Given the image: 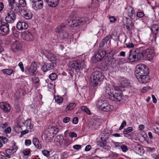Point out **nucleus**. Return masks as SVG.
Listing matches in <instances>:
<instances>
[{
	"label": "nucleus",
	"mask_w": 159,
	"mask_h": 159,
	"mask_svg": "<svg viewBox=\"0 0 159 159\" xmlns=\"http://www.w3.org/2000/svg\"><path fill=\"white\" fill-rule=\"evenodd\" d=\"M128 16L132 19H134L135 16V11L133 9H132L130 11L128 12Z\"/></svg>",
	"instance_id": "35"
},
{
	"label": "nucleus",
	"mask_w": 159,
	"mask_h": 159,
	"mask_svg": "<svg viewBox=\"0 0 159 159\" xmlns=\"http://www.w3.org/2000/svg\"><path fill=\"white\" fill-rule=\"evenodd\" d=\"M143 54V56H145L149 60H150L153 58L155 56V52L154 48L150 47L146 49Z\"/></svg>",
	"instance_id": "9"
},
{
	"label": "nucleus",
	"mask_w": 159,
	"mask_h": 159,
	"mask_svg": "<svg viewBox=\"0 0 159 159\" xmlns=\"http://www.w3.org/2000/svg\"><path fill=\"white\" fill-rule=\"evenodd\" d=\"M110 22L111 23L115 22L116 20V19L114 16H111L109 17Z\"/></svg>",
	"instance_id": "51"
},
{
	"label": "nucleus",
	"mask_w": 159,
	"mask_h": 159,
	"mask_svg": "<svg viewBox=\"0 0 159 159\" xmlns=\"http://www.w3.org/2000/svg\"><path fill=\"white\" fill-rule=\"evenodd\" d=\"M57 66L55 62H51L50 63H48L43 65L41 68L43 72H46L48 70L53 69Z\"/></svg>",
	"instance_id": "11"
},
{
	"label": "nucleus",
	"mask_w": 159,
	"mask_h": 159,
	"mask_svg": "<svg viewBox=\"0 0 159 159\" xmlns=\"http://www.w3.org/2000/svg\"><path fill=\"white\" fill-rule=\"evenodd\" d=\"M66 26L63 24H61L59 26L56 30V32L58 33H61L64 30Z\"/></svg>",
	"instance_id": "31"
},
{
	"label": "nucleus",
	"mask_w": 159,
	"mask_h": 159,
	"mask_svg": "<svg viewBox=\"0 0 159 159\" xmlns=\"http://www.w3.org/2000/svg\"><path fill=\"white\" fill-rule=\"evenodd\" d=\"M120 83L121 86L122 87H126L129 85L130 84V82L129 80L125 78L121 79Z\"/></svg>",
	"instance_id": "25"
},
{
	"label": "nucleus",
	"mask_w": 159,
	"mask_h": 159,
	"mask_svg": "<svg viewBox=\"0 0 159 159\" xmlns=\"http://www.w3.org/2000/svg\"><path fill=\"white\" fill-rule=\"evenodd\" d=\"M111 38V35L109 34L106 36L101 42L99 45L100 47H103Z\"/></svg>",
	"instance_id": "24"
},
{
	"label": "nucleus",
	"mask_w": 159,
	"mask_h": 159,
	"mask_svg": "<svg viewBox=\"0 0 159 159\" xmlns=\"http://www.w3.org/2000/svg\"><path fill=\"white\" fill-rule=\"evenodd\" d=\"M23 12V15L24 18L26 20L30 19L32 17L33 14L31 11L29 10L23 9L22 10Z\"/></svg>",
	"instance_id": "17"
},
{
	"label": "nucleus",
	"mask_w": 159,
	"mask_h": 159,
	"mask_svg": "<svg viewBox=\"0 0 159 159\" xmlns=\"http://www.w3.org/2000/svg\"><path fill=\"white\" fill-rule=\"evenodd\" d=\"M19 4L22 7H25L26 5L25 0H19Z\"/></svg>",
	"instance_id": "46"
},
{
	"label": "nucleus",
	"mask_w": 159,
	"mask_h": 159,
	"mask_svg": "<svg viewBox=\"0 0 159 159\" xmlns=\"http://www.w3.org/2000/svg\"><path fill=\"white\" fill-rule=\"evenodd\" d=\"M134 149L136 153L141 156H142L145 152L143 148L140 144H138L136 146H134Z\"/></svg>",
	"instance_id": "15"
},
{
	"label": "nucleus",
	"mask_w": 159,
	"mask_h": 159,
	"mask_svg": "<svg viewBox=\"0 0 159 159\" xmlns=\"http://www.w3.org/2000/svg\"><path fill=\"white\" fill-rule=\"evenodd\" d=\"M111 109V105L106 101L101 108V110L103 111H109Z\"/></svg>",
	"instance_id": "22"
},
{
	"label": "nucleus",
	"mask_w": 159,
	"mask_h": 159,
	"mask_svg": "<svg viewBox=\"0 0 159 159\" xmlns=\"http://www.w3.org/2000/svg\"><path fill=\"white\" fill-rule=\"evenodd\" d=\"M105 101H106L103 100H98L97 104L98 108L100 110Z\"/></svg>",
	"instance_id": "38"
},
{
	"label": "nucleus",
	"mask_w": 159,
	"mask_h": 159,
	"mask_svg": "<svg viewBox=\"0 0 159 159\" xmlns=\"http://www.w3.org/2000/svg\"><path fill=\"white\" fill-rule=\"evenodd\" d=\"M63 142L64 145L65 146H68L70 143L68 139H63Z\"/></svg>",
	"instance_id": "50"
},
{
	"label": "nucleus",
	"mask_w": 159,
	"mask_h": 159,
	"mask_svg": "<svg viewBox=\"0 0 159 159\" xmlns=\"http://www.w3.org/2000/svg\"><path fill=\"white\" fill-rule=\"evenodd\" d=\"M126 125V121L125 120L122 123L121 125L119 128V129L121 130L123 129Z\"/></svg>",
	"instance_id": "54"
},
{
	"label": "nucleus",
	"mask_w": 159,
	"mask_h": 159,
	"mask_svg": "<svg viewBox=\"0 0 159 159\" xmlns=\"http://www.w3.org/2000/svg\"><path fill=\"white\" fill-rule=\"evenodd\" d=\"M117 53L118 51L116 50L111 48L108 52V54H111L112 57H113Z\"/></svg>",
	"instance_id": "39"
},
{
	"label": "nucleus",
	"mask_w": 159,
	"mask_h": 159,
	"mask_svg": "<svg viewBox=\"0 0 159 159\" xmlns=\"http://www.w3.org/2000/svg\"><path fill=\"white\" fill-rule=\"evenodd\" d=\"M13 33L14 34H15V36H18V34L19 33V32L18 31H17L16 29H14L13 30Z\"/></svg>",
	"instance_id": "64"
},
{
	"label": "nucleus",
	"mask_w": 159,
	"mask_h": 159,
	"mask_svg": "<svg viewBox=\"0 0 159 159\" xmlns=\"http://www.w3.org/2000/svg\"><path fill=\"white\" fill-rule=\"evenodd\" d=\"M111 91L110 87L106 88L105 95L107 98L116 101H120L122 99V93L121 91L115 92Z\"/></svg>",
	"instance_id": "4"
},
{
	"label": "nucleus",
	"mask_w": 159,
	"mask_h": 159,
	"mask_svg": "<svg viewBox=\"0 0 159 159\" xmlns=\"http://www.w3.org/2000/svg\"><path fill=\"white\" fill-rule=\"evenodd\" d=\"M151 30L155 34L154 39L155 41L156 39L157 36L158 34L159 31V26L158 25L154 24L152 25Z\"/></svg>",
	"instance_id": "20"
},
{
	"label": "nucleus",
	"mask_w": 159,
	"mask_h": 159,
	"mask_svg": "<svg viewBox=\"0 0 159 159\" xmlns=\"http://www.w3.org/2000/svg\"><path fill=\"white\" fill-rule=\"evenodd\" d=\"M11 131V129L10 127H8L7 129H5L4 130V132L6 134L9 133Z\"/></svg>",
	"instance_id": "58"
},
{
	"label": "nucleus",
	"mask_w": 159,
	"mask_h": 159,
	"mask_svg": "<svg viewBox=\"0 0 159 159\" xmlns=\"http://www.w3.org/2000/svg\"><path fill=\"white\" fill-rule=\"evenodd\" d=\"M88 21V19L86 17L81 18L76 17L72 20V23L73 26L75 27L80 25H83L87 23Z\"/></svg>",
	"instance_id": "7"
},
{
	"label": "nucleus",
	"mask_w": 159,
	"mask_h": 159,
	"mask_svg": "<svg viewBox=\"0 0 159 159\" xmlns=\"http://www.w3.org/2000/svg\"><path fill=\"white\" fill-rule=\"evenodd\" d=\"M126 47L128 48H133L134 47V45L132 43H129L126 44Z\"/></svg>",
	"instance_id": "62"
},
{
	"label": "nucleus",
	"mask_w": 159,
	"mask_h": 159,
	"mask_svg": "<svg viewBox=\"0 0 159 159\" xmlns=\"http://www.w3.org/2000/svg\"><path fill=\"white\" fill-rule=\"evenodd\" d=\"M102 59V57L97 53L95 54L93 60L94 62L96 63L100 61Z\"/></svg>",
	"instance_id": "32"
},
{
	"label": "nucleus",
	"mask_w": 159,
	"mask_h": 159,
	"mask_svg": "<svg viewBox=\"0 0 159 159\" xmlns=\"http://www.w3.org/2000/svg\"><path fill=\"white\" fill-rule=\"evenodd\" d=\"M47 58L51 62L55 61L56 60V56L52 53L49 52L47 55Z\"/></svg>",
	"instance_id": "29"
},
{
	"label": "nucleus",
	"mask_w": 159,
	"mask_h": 159,
	"mask_svg": "<svg viewBox=\"0 0 159 159\" xmlns=\"http://www.w3.org/2000/svg\"><path fill=\"white\" fill-rule=\"evenodd\" d=\"M33 143L37 148L40 149L41 148V145L40 143L39 140L38 138H34L33 140Z\"/></svg>",
	"instance_id": "26"
},
{
	"label": "nucleus",
	"mask_w": 159,
	"mask_h": 159,
	"mask_svg": "<svg viewBox=\"0 0 159 159\" xmlns=\"http://www.w3.org/2000/svg\"><path fill=\"white\" fill-rule=\"evenodd\" d=\"M25 124H26V126L27 129H30V132H32L34 130L33 126L34 125L33 124L31 123L30 121H29V120H26L25 122Z\"/></svg>",
	"instance_id": "27"
},
{
	"label": "nucleus",
	"mask_w": 159,
	"mask_h": 159,
	"mask_svg": "<svg viewBox=\"0 0 159 159\" xmlns=\"http://www.w3.org/2000/svg\"><path fill=\"white\" fill-rule=\"evenodd\" d=\"M133 130V128L132 127H129L126 129H125L124 130L123 133L125 135H125H127Z\"/></svg>",
	"instance_id": "33"
},
{
	"label": "nucleus",
	"mask_w": 159,
	"mask_h": 159,
	"mask_svg": "<svg viewBox=\"0 0 159 159\" xmlns=\"http://www.w3.org/2000/svg\"><path fill=\"white\" fill-rule=\"evenodd\" d=\"M84 62L80 61L79 60H74L70 62L68 64V66L71 69L75 70H79L84 67Z\"/></svg>",
	"instance_id": "6"
},
{
	"label": "nucleus",
	"mask_w": 159,
	"mask_h": 159,
	"mask_svg": "<svg viewBox=\"0 0 159 159\" xmlns=\"http://www.w3.org/2000/svg\"><path fill=\"white\" fill-rule=\"evenodd\" d=\"M149 73L148 68L145 65L141 64L137 66L135 71V75L140 82L145 83L148 82Z\"/></svg>",
	"instance_id": "2"
},
{
	"label": "nucleus",
	"mask_w": 159,
	"mask_h": 159,
	"mask_svg": "<svg viewBox=\"0 0 159 159\" xmlns=\"http://www.w3.org/2000/svg\"><path fill=\"white\" fill-rule=\"evenodd\" d=\"M54 98L55 99V102L57 104H60L63 102V98L60 96H54Z\"/></svg>",
	"instance_id": "28"
},
{
	"label": "nucleus",
	"mask_w": 159,
	"mask_h": 159,
	"mask_svg": "<svg viewBox=\"0 0 159 159\" xmlns=\"http://www.w3.org/2000/svg\"><path fill=\"white\" fill-rule=\"evenodd\" d=\"M126 22L124 25L127 30L131 31L132 29L133 24L130 19L127 18H126Z\"/></svg>",
	"instance_id": "21"
},
{
	"label": "nucleus",
	"mask_w": 159,
	"mask_h": 159,
	"mask_svg": "<svg viewBox=\"0 0 159 159\" xmlns=\"http://www.w3.org/2000/svg\"><path fill=\"white\" fill-rule=\"evenodd\" d=\"M49 131L50 134H56L59 131V129L57 127H52L49 129Z\"/></svg>",
	"instance_id": "30"
},
{
	"label": "nucleus",
	"mask_w": 159,
	"mask_h": 159,
	"mask_svg": "<svg viewBox=\"0 0 159 159\" xmlns=\"http://www.w3.org/2000/svg\"><path fill=\"white\" fill-rule=\"evenodd\" d=\"M49 77L51 80L53 81L57 78V75L56 73H52L49 75Z\"/></svg>",
	"instance_id": "36"
},
{
	"label": "nucleus",
	"mask_w": 159,
	"mask_h": 159,
	"mask_svg": "<svg viewBox=\"0 0 159 159\" xmlns=\"http://www.w3.org/2000/svg\"><path fill=\"white\" fill-rule=\"evenodd\" d=\"M31 2L32 8L36 10H40L43 7V2L42 0H30Z\"/></svg>",
	"instance_id": "8"
},
{
	"label": "nucleus",
	"mask_w": 159,
	"mask_h": 159,
	"mask_svg": "<svg viewBox=\"0 0 159 159\" xmlns=\"http://www.w3.org/2000/svg\"><path fill=\"white\" fill-rule=\"evenodd\" d=\"M70 118L69 117H66L64 118L63 121L65 123H68L70 120Z\"/></svg>",
	"instance_id": "57"
},
{
	"label": "nucleus",
	"mask_w": 159,
	"mask_h": 159,
	"mask_svg": "<svg viewBox=\"0 0 159 159\" xmlns=\"http://www.w3.org/2000/svg\"><path fill=\"white\" fill-rule=\"evenodd\" d=\"M144 14L143 12L139 11L136 14V16L138 17L142 18L144 16Z\"/></svg>",
	"instance_id": "41"
},
{
	"label": "nucleus",
	"mask_w": 159,
	"mask_h": 159,
	"mask_svg": "<svg viewBox=\"0 0 159 159\" xmlns=\"http://www.w3.org/2000/svg\"><path fill=\"white\" fill-rule=\"evenodd\" d=\"M110 88L111 89V91L113 92V91L114 90L115 91H117V92H119L118 91H119L120 89L119 87L116 86H112Z\"/></svg>",
	"instance_id": "42"
},
{
	"label": "nucleus",
	"mask_w": 159,
	"mask_h": 159,
	"mask_svg": "<svg viewBox=\"0 0 159 159\" xmlns=\"http://www.w3.org/2000/svg\"><path fill=\"white\" fill-rule=\"evenodd\" d=\"M48 5L52 7H56L58 4L59 0H44Z\"/></svg>",
	"instance_id": "19"
},
{
	"label": "nucleus",
	"mask_w": 159,
	"mask_h": 159,
	"mask_svg": "<svg viewBox=\"0 0 159 159\" xmlns=\"http://www.w3.org/2000/svg\"><path fill=\"white\" fill-rule=\"evenodd\" d=\"M22 48V44L18 41H16L11 45V49L14 51H20Z\"/></svg>",
	"instance_id": "14"
},
{
	"label": "nucleus",
	"mask_w": 159,
	"mask_h": 159,
	"mask_svg": "<svg viewBox=\"0 0 159 159\" xmlns=\"http://www.w3.org/2000/svg\"><path fill=\"white\" fill-rule=\"evenodd\" d=\"M73 148L76 150H78L81 148V146L79 145H75L73 146Z\"/></svg>",
	"instance_id": "59"
},
{
	"label": "nucleus",
	"mask_w": 159,
	"mask_h": 159,
	"mask_svg": "<svg viewBox=\"0 0 159 159\" xmlns=\"http://www.w3.org/2000/svg\"><path fill=\"white\" fill-rule=\"evenodd\" d=\"M31 144V141L30 140H26L25 142V144L26 146H29Z\"/></svg>",
	"instance_id": "60"
},
{
	"label": "nucleus",
	"mask_w": 159,
	"mask_h": 159,
	"mask_svg": "<svg viewBox=\"0 0 159 159\" xmlns=\"http://www.w3.org/2000/svg\"><path fill=\"white\" fill-rule=\"evenodd\" d=\"M76 106V104L73 102L70 103L66 107L65 111L66 112L73 110Z\"/></svg>",
	"instance_id": "23"
},
{
	"label": "nucleus",
	"mask_w": 159,
	"mask_h": 159,
	"mask_svg": "<svg viewBox=\"0 0 159 159\" xmlns=\"http://www.w3.org/2000/svg\"><path fill=\"white\" fill-rule=\"evenodd\" d=\"M98 53L99 54V55L101 56V57H102V58L106 54V51L102 49H99L98 51Z\"/></svg>",
	"instance_id": "37"
},
{
	"label": "nucleus",
	"mask_w": 159,
	"mask_h": 159,
	"mask_svg": "<svg viewBox=\"0 0 159 159\" xmlns=\"http://www.w3.org/2000/svg\"><path fill=\"white\" fill-rule=\"evenodd\" d=\"M18 66L20 68L21 71L22 72H24V66H23L22 62H20L18 64Z\"/></svg>",
	"instance_id": "53"
},
{
	"label": "nucleus",
	"mask_w": 159,
	"mask_h": 159,
	"mask_svg": "<svg viewBox=\"0 0 159 159\" xmlns=\"http://www.w3.org/2000/svg\"><path fill=\"white\" fill-rule=\"evenodd\" d=\"M91 145H89L86 146L85 150L86 151H88L91 149Z\"/></svg>",
	"instance_id": "63"
},
{
	"label": "nucleus",
	"mask_w": 159,
	"mask_h": 159,
	"mask_svg": "<svg viewBox=\"0 0 159 159\" xmlns=\"http://www.w3.org/2000/svg\"><path fill=\"white\" fill-rule=\"evenodd\" d=\"M28 27V25L25 22L19 21L16 25L17 29L19 30H26Z\"/></svg>",
	"instance_id": "16"
},
{
	"label": "nucleus",
	"mask_w": 159,
	"mask_h": 159,
	"mask_svg": "<svg viewBox=\"0 0 159 159\" xmlns=\"http://www.w3.org/2000/svg\"><path fill=\"white\" fill-rule=\"evenodd\" d=\"M29 132V130L27 129L23 130L21 132V134L20 137H22L24 135L26 134Z\"/></svg>",
	"instance_id": "55"
},
{
	"label": "nucleus",
	"mask_w": 159,
	"mask_h": 159,
	"mask_svg": "<svg viewBox=\"0 0 159 159\" xmlns=\"http://www.w3.org/2000/svg\"><path fill=\"white\" fill-rule=\"evenodd\" d=\"M16 143H14V146L11 147L10 148L13 153L15 152L18 149V147L16 145Z\"/></svg>",
	"instance_id": "40"
},
{
	"label": "nucleus",
	"mask_w": 159,
	"mask_h": 159,
	"mask_svg": "<svg viewBox=\"0 0 159 159\" xmlns=\"http://www.w3.org/2000/svg\"><path fill=\"white\" fill-rule=\"evenodd\" d=\"M98 145L101 147H104L107 145L106 142L104 141L102 142H100L98 143Z\"/></svg>",
	"instance_id": "45"
},
{
	"label": "nucleus",
	"mask_w": 159,
	"mask_h": 159,
	"mask_svg": "<svg viewBox=\"0 0 159 159\" xmlns=\"http://www.w3.org/2000/svg\"><path fill=\"white\" fill-rule=\"evenodd\" d=\"M15 131L17 132L21 131L22 130V128L20 125H17L14 128Z\"/></svg>",
	"instance_id": "47"
},
{
	"label": "nucleus",
	"mask_w": 159,
	"mask_h": 159,
	"mask_svg": "<svg viewBox=\"0 0 159 159\" xmlns=\"http://www.w3.org/2000/svg\"><path fill=\"white\" fill-rule=\"evenodd\" d=\"M143 56V52L140 51L139 48L133 49L129 51V60L131 62L137 61Z\"/></svg>",
	"instance_id": "5"
},
{
	"label": "nucleus",
	"mask_w": 159,
	"mask_h": 159,
	"mask_svg": "<svg viewBox=\"0 0 159 159\" xmlns=\"http://www.w3.org/2000/svg\"><path fill=\"white\" fill-rule=\"evenodd\" d=\"M7 139L4 137H0V142H2L4 143H5L7 142Z\"/></svg>",
	"instance_id": "48"
},
{
	"label": "nucleus",
	"mask_w": 159,
	"mask_h": 159,
	"mask_svg": "<svg viewBox=\"0 0 159 159\" xmlns=\"http://www.w3.org/2000/svg\"><path fill=\"white\" fill-rule=\"evenodd\" d=\"M121 149L122 151L124 152H127L128 150L127 146L123 145L121 146Z\"/></svg>",
	"instance_id": "52"
},
{
	"label": "nucleus",
	"mask_w": 159,
	"mask_h": 159,
	"mask_svg": "<svg viewBox=\"0 0 159 159\" xmlns=\"http://www.w3.org/2000/svg\"><path fill=\"white\" fill-rule=\"evenodd\" d=\"M61 38L62 39H65L68 37V34L67 33L65 32H61Z\"/></svg>",
	"instance_id": "43"
},
{
	"label": "nucleus",
	"mask_w": 159,
	"mask_h": 159,
	"mask_svg": "<svg viewBox=\"0 0 159 159\" xmlns=\"http://www.w3.org/2000/svg\"><path fill=\"white\" fill-rule=\"evenodd\" d=\"M9 25L8 24H2L0 26V34L2 35L8 34L9 32Z\"/></svg>",
	"instance_id": "13"
},
{
	"label": "nucleus",
	"mask_w": 159,
	"mask_h": 159,
	"mask_svg": "<svg viewBox=\"0 0 159 159\" xmlns=\"http://www.w3.org/2000/svg\"><path fill=\"white\" fill-rule=\"evenodd\" d=\"M8 2L11 10L5 15V20L8 23H12L16 19V13L19 11L21 8L15 2V0H8Z\"/></svg>",
	"instance_id": "1"
},
{
	"label": "nucleus",
	"mask_w": 159,
	"mask_h": 159,
	"mask_svg": "<svg viewBox=\"0 0 159 159\" xmlns=\"http://www.w3.org/2000/svg\"><path fill=\"white\" fill-rule=\"evenodd\" d=\"M37 69V64L35 62L34 63H32L30 66L27 69V73L30 76H33L35 75L36 74V70Z\"/></svg>",
	"instance_id": "12"
},
{
	"label": "nucleus",
	"mask_w": 159,
	"mask_h": 159,
	"mask_svg": "<svg viewBox=\"0 0 159 159\" xmlns=\"http://www.w3.org/2000/svg\"><path fill=\"white\" fill-rule=\"evenodd\" d=\"M81 110L85 112L87 114H90V111L85 106H83L81 107Z\"/></svg>",
	"instance_id": "44"
},
{
	"label": "nucleus",
	"mask_w": 159,
	"mask_h": 159,
	"mask_svg": "<svg viewBox=\"0 0 159 159\" xmlns=\"http://www.w3.org/2000/svg\"><path fill=\"white\" fill-rule=\"evenodd\" d=\"M0 107L5 112H8L10 111L11 109L10 105L7 103L2 102L0 104Z\"/></svg>",
	"instance_id": "18"
},
{
	"label": "nucleus",
	"mask_w": 159,
	"mask_h": 159,
	"mask_svg": "<svg viewBox=\"0 0 159 159\" xmlns=\"http://www.w3.org/2000/svg\"><path fill=\"white\" fill-rule=\"evenodd\" d=\"M105 76L103 73L99 70H94L90 76L91 86L96 87L100 85L104 80Z\"/></svg>",
	"instance_id": "3"
},
{
	"label": "nucleus",
	"mask_w": 159,
	"mask_h": 159,
	"mask_svg": "<svg viewBox=\"0 0 159 159\" xmlns=\"http://www.w3.org/2000/svg\"><path fill=\"white\" fill-rule=\"evenodd\" d=\"M43 154L45 156L48 157L49 155V152L47 150H43L42 151Z\"/></svg>",
	"instance_id": "56"
},
{
	"label": "nucleus",
	"mask_w": 159,
	"mask_h": 159,
	"mask_svg": "<svg viewBox=\"0 0 159 159\" xmlns=\"http://www.w3.org/2000/svg\"><path fill=\"white\" fill-rule=\"evenodd\" d=\"M78 121V119L77 117H74L73 119V123L75 124H77Z\"/></svg>",
	"instance_id": "61"
},
{
	"label": "nucleus",
	"mask_w": 159,
	"mask_h": 159,
	"mask_svg": "<svg viewBox=\"0 0 159 159\" xmlns=\"http://www.w3.org/2000/svg\"><path fill=\"white\" fill-rule=\"evenodd\" d=\"M21 37L22 39L27 41H32L34 38L32 34L28 31L22 32L21 34Z\"/></svg>",
	"instance_id": "10"
},
{
	"label": "nucleus",
	"mask_w": 159,
	"mask_h": 159,
	"mask_svg": "<svg viewBox=\"0 0 159 159\" xmlns=\"http://www.w3.org/2000/svg\"><path fill=\"white\" fill-rule=\"evenodd\" d=\"M69 136L71 138H73L74 137H77V134L74 132H71L69 133Z\"/></svg>",
	"instance_id": "49"
},
{
	"label": "nucleus",
	"mask_w": 159,
	"mask_h": 159,
	"mask_svg": "<svg viewBox=\"0 0 159 159\" xmlns=\"http://www.w3.org/2000/svg\"><path fill=\"white\" fill-rule=\"evenodd\" d=\"M2 72L8 75H11L13 72V70L11 69H5L2 70Z\"/></svg>",
	"instance_id": "34"
}]
</instances>
